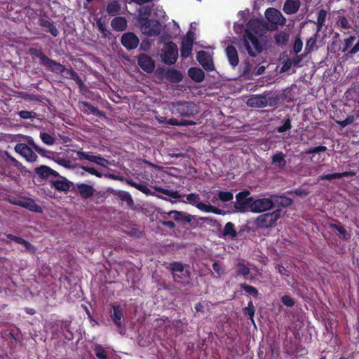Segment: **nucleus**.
Wrapping results in <instances>:
<instances>
[{
	"label": "nucleus",
	"instance_id": "nucleus-21",
	"mask_svg": "<svg viewBox=\"0 0 359 359\" xmlns=\"http://www.w3.org/2000/svg\"><path fill=\"white\" fill-rule=\"evenodd\" d=\"M52 186L59 191H76L75 184L65 178L52 181Z\"/></svg>",
	"mask_w": 359,
	"mask_h": 359
},
{
	"label": "nucleus",
	"instance_id": "nucleus-16",
	"mask_svg": "<svg viewBox=\"0 0 359 359\" xmlns=\"http://www.w3.org/2000/svg\"><path fill=\"white\" fill-rule=\"evenodd\" d=\"M137 64L142 70L147 73H151L155 69L154 60L145 53L139 55Z\"/></svg>",
	"mask_w": 359,
	"mask_h": 359
},
{
	"label": "nucleus",
	"instance_id": "nucleus-48",
	"mask_svg": "<svg viewBox=\"0 0 359 359\" xmlns=\"http://www.w3.org/2000/svg\"><path fill=\"white\" fill-rule=\"evenodd\" d=\"M217 198L222 202H229L233 198V195L231 191H219L217 193Z\"/></svg>",
	"mask_w": 359,
	"mask_h": 359
},
{
	"label": "nucleus",
	"instance_id": "nucleus-17",
	"mask_svg": "<svg viewBox=\"0 0 359 359\" xmlns=\"http://www.w3.org/2000/svg\"><path fill=\"white\" fill-rule=\"evenodd\" d=\"M110 318L114 324L120 329L123 327V311L120 305H113L112 311L110 312Z\"/></svg>",
	"mask_w": 359,
	"mask_h": 359
},
{
	"label": "nucleus",
	"instance_id": "nucleus-36",
	"mask_svg": "<svg viewBox=\"0 0 359 359\" xmlns=\"http://www.w3.org/2000/svg\"><path fill=\"white\" fill-rule=\"evenodd\" d=\"M266 98L260 95L251 97L248 101V104L251 107H262L266 106Z\"/></svg>",
	"mask_w": 359,
	"mask_h": 359
},
{
	"label": "nucleus",
	"instance_id": "nucleus-9",
	"mask_svg": "<svg viewBox=\"0 0 359 359\" xmlns=\"http://www.w3.org/2000/svg\"><path fill=\"white\" fill-rule=\"evenodd\" d=\"M250 192L248 190H244L236 195V201L234 208L238 212H246L250 211V204L252 202V198L248 197Z\"/></svg>",
	"mask_w": 359,
	"mask_h": 359
},
{
	"label": "nucleus",
	"instance_id": "nucleus-44",
	"mask_svg": "<svg viewBox=\"0 0 359 359\" xmlns=\"http://www.w3.org/2000/svg\"><path fill=\"white\" fill-rule=\"evenodd\" d=\"M236 267H237L236 273L238 276H243L244 277H246L250 273V268L242 262H238L236 264Z\"/></svg>",
	"mask_w": 359,
	"mask_h": 359
},
{
	"label": "nucleus",
	"instance_id": "nucleus-32",
	"mask_svg": "<svg viewBox=\"0 0 359 359\" xmlns=\"http://www.w3.org/2000/svg\"><path fill=\"white\" fill-rule=\"evenodd\" d=\"M35 172L39 176L43 178H46L49 176L56 177L58 175V173L55 170L51 169L50 168L46 165H41L39 167H37L35 169Z\"/></svg>",
	"mask_w": 359,
	"mask_h": 359
},
{
	"label": "nucleus",
	"instance_id": "nucleus-59",
	"mask_svg": "<svg viewBox=\"0 0 359 359\" xmlns=\"http://www.w3.org/2000/svg\"><path fill=\"white\" fill-rule=\"evenodd\" d=\"M243 312L245 316H248L251 321L255 323L254 316L255 313V309L244 307L243 309Z\"/></svg>",
	"mask_w": 359,
	"mask_h": 359
},
{
	"label": "nucleus",
	"instance_id": "nucleus-33",
	"mask_svg": "<svg viewBox=\"0 0 359 359\" xmlns=\"http://www.w3.org/2000/svg\"><path fill=\"white\" fill-rule=\"evenodd\" d=\"M115 195L123 202H126L128 207L134 205V201L130 193L126 191H117Z\"/></svg>",
	"mask_w": 359,
	"mask_h": 359
},
{
	"label": "nucleus",
	"instance_id": "nucleus-50",
	"mask_svg": "<svg viewBox=\"0 0 359 359\" xmlns=\"http://www.w3.org/2000/svg\"><path fill=\"white\" fill-rule=\"evenodd\" d=\"M277 198L278 199L276 200V202L284 208L290 206L293 203V200L292 198L286 196H280Z\"/></svg>",
	"mask_w": 359,
	"mask_h": 359
},
{
	"label": "nucleus",
	"instance_id": "nucleus-13",
	"mask_svg": "<svg viewBox=\"0 0 359 359\" xmlns=\"http://www.w3.org/2000/svg\"><path fill=\"white\" fill-rule=\"evenodd\" d=\"M15 151L23 156L29 162H34L37 158V155L33 151L32 149L27 144L18 143L14 148Z\"/></svg>",
	"mask_w": 359,
	"mask_h": 359
},
{
	"label": "nucleus",
	"instance_id": "nucleus-46",
	"mask_svg": "<svg viewBox=\"0 0 359 359\" xmlns=\"http://www.w3.org/2000/svg\"><path fill=\"white\" fill-rule=\"evenodd\" d=\"M240 287L244 290L248 294L250 295L257 297L259 294V292L257 289L253 286L248 285L246 283H241L239 285Z\"/></svg>",
	"mask_w": 359,
	"mask_h": 359
},
{
	"label": "nucleus",
	"instance_id": "nucleus-64",
	"mask_svg": "<svg viewBox=\"0 0 359 359\" xmlns=\"http://www.w3.org/2000/svg\"><path fill=\"white\" fill-rule=\"evenodd\" d=\"M292 60L290 58H287V60L283 61V65L280 69L281 72H285L290 69V68L292 66Z\"/></svg>",
	"mask_w": 359,
	"mask_h": 359
},
{
	"label": "nucleus",
	"instance_id": "nucleus-40",
	"mask_svg": "<svg viewBox=\"0 0 359 359\" xmlns=\"http://www.w3.org/2000/svg\"><path fill=\"white\" fill-rule=\"evenodd\" d=\"M336 24L341 29H348L351 25L344 15H339L336 18Z\"/></svg>",
	"mask_w": 359,
	"mask_h": 359
},
{
	"label": "nucleus",
	"instance_id": "nucleus-55",
	"mask_svg": "<svg viewBox=\"0 0 359 359\" xmlns=\"http://www.w3.org/2000/svg\"><path fill=\"white\" fill-rule=\"evenodd\" d=\"M327 150V147L325 146H318L313 148H311L307 149L305 153L309 155L315 154L319 152H324Z\"/></svg>",
	"mask_w": 359,
	"mask_h": 359
},
{
	"label": "nucleus",
	"instance_id": "nucleus-15",
	"mask_svg": "<svg viewBox=\"0 0 359 359\" xmlns=\"http://www.w3.org/2000/svg\"><path fill=\"white\" fill-rule=\"evenodd\" d=\"M266 20L272 24L283 25L285 23V18L282 13L274 8H269L265 11Z\"/></svg>",
	"mask_w": 359,
	"mask_h": 359
},
{
	"label": "nucleus",
	"instance_id": "nucleus-49",
	"mask_svg": "<svg viewBox=\"0 0 359 359\" xmlns=\"http://www.w3.org/2000/svg\"><path fill=\"white\" fill-rule=\"evenodd\" d=\"M292 128L291 119L289 116L284 119L283 125L277 127L276 130L279 133H283Z\"/></svg>",
	"mask_w": 359,
	"mask_h": 359
},
{
	"label": "nucleus",
	"instance_id": "nucleus-22",
	"mask_svg": "<svg viewBox=\"0 0 359 359\" xmlns=\"http://www.w3.org/2000/svg\"><path fill=\"white\" fill-rule=\"evenodd\" d=\"M225 53L229 65L234 69L239 63L238 54L236 48L233 46L229 45L225 48Z\"/></svg>",
	"mask_w": 359,
	"mask_h": 359
},
{
	"label": "nucleus",
	"instance_id": "nucleus-31",
	"mask_svg": "<svg viewBox=\"0 0 359 359\" xmlns=\"http://www.w3.org/2000/svg\"><path fill=\"white\" fill-rule=\"evenodd\" d=\"M121 6L118 1H112L106 6V12L109 16H116L121 13Z\"/></svg>",
	"mask_w": 359,
	"mask_h": 359
},
{
	"label": "nucleus",
	"instance_id": "nucleus-54",
	"mask_svg": "<svg viewBox=\"0 0 359 359\" xmlns=\"http://www.w3.org/2000/svg\"><path fill=\"white\" fill-rule=\"evenodd\" d=\"M80 168L83 170L84 171L87 172L88 173L95 175L97 177H101L102 176V174L99 172L97 170L93 167H87L84 165L80 166Z\"/></svg>",
	"mask_w": 359,
	"mask_h": 359
},
{
	"label": "nucleus",
	"instance_id": "nucleus-8",
	"mask_svg": "<svg viewBox=\"0 0 359 359\" xmlns=\"http://www.w3.org/2000/svg\"><path fill=\"white\" fill-rule=\"evenodd\" d=\"M161 57L162 61L168 65L175 64L178 58L177 45L172 41L166 43L162 50Z\"/></svg>",
	"mask_w": 359,
	"mask_h": 359
},
{
	"label": "nucleus",
	"instance_id": "nucleus-38",
	"mask_svg": "<svg viewBox=\"0 0 359 359\" xmlns=\"http://www.w3.org/2000/svg\"><path fill=\"white\" fill-rule=\"evenodd\" d=\"M327 13L325 9H320L318 11V17H317V32H319L323 29V26H325V23L326 21Z\"/></svg>",
	"mask_w": 359,
	"mask_h": 359
},
{
	"label": "nucleus",
	"instance_id": "nucleus-60",
	"mask_svg": "<svg viewBox=\"0 0 359 359\" xmlns=\"http://www.w3.org/2000/svg\"><path fill=\"white\" fill-rule=\"evenodd\" d=\"M282 303L289 307H292L294 305V300L289 295H284L281 298Z\"/></svg>",
	"mask_w": 359,
	"mask_h": 359
},
{
	"label": "nucleus",
	"instance_id": "nucleus-6",
	"mask_svg": "<svg viewBox=\"0 0 359 359\" xmlns=\"http://www.w3.org/2000/svg\"><path fill=\"white\" fill-rule=\"evenodd\" d=\"M188 203L192 205H195L198 210L205 212H212L217 215H222V210L212 205H207L204 203L199 202L200 196L196 193H191L187 196Z\"/></svg>",
	"mask_w": 359,
	"mask_h": 359
},
{
	"label": "nucleus",
	"instance_id": "nucleus-47",
	"mask_svg": "<svg viewBox=\"0 0 359 359\" xmlns=\"http://www.w3.org/2000/svg\"><path fill=\"white\" fill-rule=\"evenodd\" d=\"M76 159L79 160H88L90 162H93V158L95 157V155H93L92 152H85L83 151H76Z\"/></svg>",
	"mask_w": 359,
	"mask_h": 359
},
{
	"label": "nucleus",
	"instance_id": "nucleus-62",
	"mask_svg": "<svg viewBox=\"0 0 359 359\" xmlns=\"http://www.w3.org/2000/svg\"><path fill=\"white\" fill-rule=\"evenodd\" d=\"M334 179H339V172H334L332 174H323L319 176L318 180H332Z\"/></svg>",
	"mask_w": 359,
	"mask_h": 359
},
{
	"label": "nucleus",
	"instance_id": "nucleus-24",
	"mask_svg": "<svg viewBox=\"0 0 359 359\" xmlns=\"http://www.w3.org/2000/svg\"><path fill=\"white\" fill-rule=\"evenodd\" d=\"M111 27L115 32H123L127 29L128 22L124 17L115 16L111 21Z\"/></svg>",
	"mask_w": 359,
	"mask_h": 359
},
{
	"label": "nucleus",
	"instance_id": "nucleus-51",
	"mask_svg": "<svg viewBox=\"0 0 359 359\" xmlns=\"http://www.w3.org/2000/svg\"><path fill=\"white\" fill-rule=\"evenodd\" d=\"M97 26L99 32L103 35L104 37H109L111 33L106 28L104 23L102 22L100 20L97 21Z\"/></svg>",
	"mask_w": 359,
	"mask_h": 359
},
{
	"label": "nucleus",
	"instance_id": "nucleus-4",
	"mask_svg": "<svg viewBox=\"0 0 359 359\" xmlns=\"http://www.w3.org/2000/svg\"><path fill=\"white\" fill-rule=\"evenodd\" d=\"M199 112L198 107L193 102L178 101L172 104V113L181 116L191 117Z\"/></svg>",
	"mask_w": 359,
	"mask_h": 359
},
{
	"label": "nucleus",
	"instance_id": "nucleus-7",
	"mask_svg": "<svg viewBox=\"0 0 359 359\" xmlns=\"http://www.w3.org/2000/svg\"><path fill=\"white\" fill-rule=\"evenodd\" d=\"M170 270L173 280L183 284L189 278V272L185 269L184 265L181 262H173L170 264Z\"/></svg>",
	"mask_w": 359,
	"mask_h": 359
},
{
	"label": "nucleus",
	"instance_id": "nucleus-26",
	"mask_svg": "<svg viewBox=\"0 0 359 359\" xmlns=\"http://www.w3.org/2000/svg\"><path fill=\"white\" fill-rule=\"evenodd\" d=\"M299 0H286L283 5V11L287 15L296 13L300 7Z\"/></svg>",
	"mask_w": 359,
	"mask_h": 359
},
{
	"label": "nucleus",
	"instance_id": "nucleus-11",
	"mask_svg": "<svg viewBox=\"0 0 359 359\" xmlns=\"http://www.w3.org/2000/svg\"><path fill=\"white\" fill-rule=\"evenodd\" d=\"M274 207V203L271 198H258L250 204V211L254 213L263 212L272 209Z\"/></svg>",
	"mask_w": 359,
	"mask_h": 359
},
{
	"label": "nucleus",
	"instance_id": "nucleus-63",
	"mask_svg": "<svg viewBox=\"0 0 359 359\" xmlns=\"http://www.w3.org/2000/svg\"><path fill=\"white\" fill-rule=\"evenodd\" d=\"M152 9L150 6H143L140 9V15L143 18H149L151 14Z\"/></svg>",
	"mask_w": 359,
	"mask_h": 359
},
{
	"label": "nucleus",
	"instance_id": "nucleus-53",
	"mask_svg": "<svg viewBox=\"0 0 359 359\" xmlns=\"http://www.w3.org/2000/svg\"><path fill=\"white\" fill-rule=\"evenodd\" d=\"M0 157L4 161H10L13 165H17L18 161L13 157L7 151H0Z\"/></svg>",
	"mask_w": 359,
	"mask_h": 359
},
{
	"label": "nucleus",
	"instance_id": "nucleus-5",
	"mask_svg": "<svg viewBox=\"0 0 359 359\" xmlns=\"http://www.w3.org/2000/svg\"><path fill=\"white\" fill-rule=\"evenodd\" d=\"M168 217H172L173 220L183 226H185L187 224H189L191 228H195L197 226V223L194 224L193 222V220L196 219V216L191 215L186 212L170 210L162 215L163 219H167Z\"/></svg>",
	"mask_w": 359,
	"mask_h": 359
},
{
	"label": "nucleus",
	"instance_id": "nucleus-28",
	"mask_svg": "<svg viewBox=\"0 0 359 359\" xmlns=\"http://www.w3.org/2000/svg\"><path fill=\"white\" fill-rule=\"evenodd\" d=\"M189 76L195 82L201 83L205 79L204 72L198 67H191L188 70Z\"/></svg>",
	"mask_w": 359,
	"mask_h": 359
},
{
	"label": "nucleus",
	"instance_id": "nucleus-3",
	"mask_svg": "<svg viewBox=\"0 0 359 359\" xmlns=\"http://www.w3.org/2000/svg\"><path fill=\"white\" fill-rule=\"evenodd\" d=\"M281 212L280 209H277L271 212L259 215L255 221L257 228L266 229L275 226L281 216Z\"/></svg>",
	"mask_w": 359,
	"mask_h": 359
},
{
	"label": "nucleus",
	"instance_id": "nucleus-1",
	"mask_svg": "<svg viewBox=\"0 0 359 359\" xmlns=\"http://www.w3.org/2000/svg\"><path fill=\"white\" fill-rule=\"evenodd\" d=\"M29 53L33 58H38L40 64L46 67L47 69L56 74H60L65 79H73L77 74L72 67L66 68L65 65L49 58L43 53L41 46L30 47L29 48Z\"/></svg>",
	"mask_w": 359,
	"mask_h": 359
},
{
	"label": "nucleus",
	"instance_id": "nucleus-14",
	"mask_svg": "<svg viewBox=\"0 0 359 359\" xmlns=\"http://www.w3.org/2000/svg\"><path fill=\"white\" fill-rule=\"evenodd\" d=\"M196 59L207 72H211L215 69L212 58L209 53L205 50H200L197 53Z\"/></svg>",
	"mask_w": 359,
	"mask_h": 359
},
{
	"label": "nucleus",
	"instance_id": "nucleus-35",
	"mask_svg": "<svg viewBox=\"0 0 359 359\" xmlns=\"http://www.w3.org/2000/svg\"><path fill=\"white\" fill-rule=\"evenodd\" d=\"M238 233L236 230L235 229V225L233 223L229 222H227L222 231V236L226 237L230 236L233 238L237 236Z\"/></svg>",
	"mask_w": 359,
	"mask_h": 359
},
{
	"label": "nucleus",
	"instance_id": "nucleus-18",
	"mask_svg": "<svg viewBox=\"0 0 359 359\" xmlns=\"http://www.w3.org/2000/svg\"><path fill=\"white\" fill-rule=\"evenodd\" d=\"M8 239L15 241L17 243L22 245L25 250V252H29L31 254H35L36 248L34 245L31 244L29 241H26L22 237L13 235L11 233H4Z\"/></svg>",
	"mask_w": 359,
	"mask_h": 359
},
{
	"label": "nucleus",
	"instance_id": "nucleus-10",
	"mask_svg": "<svg viewBox=\"0 0 359 359\" xmlns=\"http://www.w3.org/2000/svg\"><path fill=\"white\" fill-rule=\"evenodd\" d=\"M142 29L144 33L149 36H157L161 32V24L158 20H152L149 18H140Z\"/></svg>",
	"mask_w": 359,
	"mask_h": 359
},
{
	"label": "nucleus",
	"instance_id": "nucleus-43",
	"mask_svg": "<svg viewBox=\"0 0 359 359\" xmlns=\"http://www.w3.org/2000/svg\"><path fill=\"white\" fill-rule=\"evenodd\" d=\"M40 138L41 141L46 145H53L55 143V138L46 132L40 133Z\"/></svg>",
	"mask_w": 359,
	"mask_h": 359
},
{
	"label": "nucleus",
	"instance_id": "nucleus-61",
	"mask_svg": "<svg viewBox=\"0 0 359 359\" xmlns=\"http://www.w3.org/2000/svg\"><path fill=\"white\" fill-rule=\"evenodd\" d=\"M303 47V42L300 38H297L294 41L293 46V51L294 53L298 54L301 52Z\"/></svg>",
	"mask_w": 359,
	"mask_h": 359
},
{
	"label": "nucleus",
	"instance_id": "nucleus-56",
	"mask_svg": "<svg viewBox=\"0 0 359 359\" xmlns=\"http://www.w3.org/2000/svg\"><path fill=\"white\" fill-rule=\"evenodd\" d=\"M355 39V36H350L348 38H346L344 41V48L342 50V52H346L348 50L349 48L353 45V41Z\"/></svg>",
	"mask_w": 359,
	"mask_h": 359
},
{
	"label": "nucleus",
	"instance_id": "nucleus-12",
	"mask_svg": "<svg viewBox=\"0 0 359 359\" xmlns=\"http://www.w3.org/2000/svg\"><path fill=\"white\" fill-rule=\"evenodd\" d=\"M121 43L122 46L128 50L135 49L139 43L140 39L133 32L124 33L121 38Z\"/></svg>",
	"mask_w": 359,
	"mask_h": 359
},
{
	"label": "nucleus",
	"instance_id": "nucleus-58",
	"mask_svg": "<svg viewBox=\"0 0 359 359\" xmlns=\"http://www.w3.org/2000/svg\"><path fill=\"white\" fill-rule=\"evenodd\" d=\"M316 39L315 37H311L309 39H307L305 47V50L307 51V53H310L311 51L313 50V48L316 46Z\"/></svg>",
	"mask_w": 359,
	"mask_h": 359
},
{
	"label": "nucleus",
	"instance_id": "nucleus-25",
	"mask_svg": "<svg viewBox=\"0 0 359 359\" xmlns=\"http://www.w3.org/2000/svg\"><path fill=\"white\" fill-rule=\"evenodd\" d=\"M126 182L128 185L131 186L132 187L135 188L136 189L142 192L143 194H146L147 196H156V197H158L159 198L165 199V198H163V197L160 196L159 195H156L145 184L137 183L131 179H126Z\"/></svg>",
	"mask_w": 359,
	"mask_h": 359
},
{
	"label": "nucleus",
	"instance_id": "nucleus-45",
	"mask_svg": "<svg viewBox=\"0 0 359 359\" xmlns=\"http://www.w3.org/2000/svg\"><path fill=\"white\" fill-rule=\"evenodd\" d=\"M94 352L96 357L99 359H107L108 356L104 347L100 344H95Z\"/></svg>",
	"mask_w": 359,
	"mask_h": 359
},
{
	"label": "nucleus",
	"instance_id": "nucleus-29",
	"mask_svg": "<svg viewBox=\"0 0 359 359\" xmlns=\"http://www.w3.org/2000/svg\"><path fill=\"white\" fill-rule=\"evenodd\" d=\"M285 157V156L282 151H277L271 157L272 163L275 164L278 168L283 169L287 165Z\"/></svg>",
	"mask_w": 359,
	"mask_h": 359
},
{
	"label": "nucleus",
	"instance_id": "nucleus-19",
	"mask_svg": "<svg viewBox=\"0 0 359 359\" xmlns=\"http://www.w3.org/2000/svg\"><path fill=\"white\" fill-rule=\"evenodd\" d=\"M13 203L27 208L34 212L41 213L43 212L42 208L30 198H25L22 200L18 201V202H14Z\"/></svg>",
	"mask_w": 359,
	"mask_h": 359
},
{
	"label": "nucleus",
	"instance_id": "nucleus-37",
	"mask_svg": "<svg viewBox=\"0 0 359 359\" xmlns=\"http://www.w3.org/2000/svg\"><path fill=\"white\" fill-rule=\"evenodd\" d=\"M79 104L82 105L84 107H86L90 113L98 117H102L105 116V113L104 111L100 110L97 107H94L88 102L79 101Z\"/></svg>",
	"mask_w": 359,
	"mask_h": 359
},
{
	"label": "nucleus",
	"instance_id": "nucleus-41",
	"mask_svg": "<svg viewBox=\"0 0 359 359\" xmlns=\"http://www.w3.org/2000/svg\"><path fill=\"white\" fill-rule=\"evenodd\" d=\"M274 40L277 45H285L289 40V34L285 32H280L274 36Z\"/></svg>",
	"mask_w": 359,
	"mask_h": 359
},
{
	"label": "nucleus",
	"instance_id": "nucleus-52",
	"mask_svg": "<svg viewBox=\"0 0 359 359\" xmlns=\"http://www.w3.org/2000/svg\"><path fill=\"white\" fill-rule=\"evenodd\" d=\"M355 117L353 115H348L346 119L343 121H336V123L341 128H345L354 122Z\"/></svg>",
	"mask_w": 359,
	"mask_h": 359
},
{
	"label": "nucleus",
	"instance_id": "nucleus-39",
	"mask_svg": "<svg viewBox=\"0 0 359 359\" xmlns=\"http://www.w3.org/2000/svg\"><path fill=\"white\" fill-rule=\"evenodd\" d=\"M330 227L332 229L336 230L340 238H343L344 240H348L351 238V235L348 233V231L346 230V229L342 226L341 225L336 224H330Z\"/></svg>",
	"mask_w": 359,
	"mask_h": 359
},
{
	"label": "nucleus",
	"instance_id": "nucleus-23",
	"mask_svg": "<svg viewBox=\"0 0 359 359\" xmlns=\"http://www.w3.org/2000/svg\"><path fill=\"white\" fill-rule=\"evenodd\" d=\"M39 25L45 28L46 32H50V34L53 37H57L59 35V31L57 27L54 25L53 21L50 19H46L43 18H40L39 19Z\"/></svg>",
	"mask_w": 359,
	"mask_h": 359
},
{
	"label": "nucleus",
	"instance_id": "nucleus-34",
	"mask_svg": "<svg viewBox=\"0 0 359 359\" xmlns=\"http://www.w3.org/2000/svg\"><path fill=\"white\" fill-rule=\"evenodd\" d=\"M153 188L155 191L168 196L174 199H179L181 198V194L177 190L167 189L158 186H154Z\"/></svg>",
	"mask_w": 359,
	"mask_h": 359
},
{
	"label": "nucleus",
	"instance_id": "nucleus-2",
	"mask_svg": "<svg viewBox=\"0 0 359 359\" xmlns=\"http://www.w3.org/2000/svg\"><path fill=\"white\" fill-rule=\"evenodd\" d=\"M257 21L250 20L247 23V28L245 30L243 37L237 43L241 51L245 50L251 57H256L263 50V47L257 37L254 34L257 33L256 27Z\"/></svg>",
	"mask_w": 359,
	"mask_h": 359
},
{
	"label": "nucleus",
	"instance_id": "nucleus-20",
	"mask_svg": "<svg viewBox=\"0 0 359 359\" xmlns=\"http://www.w3.org/2000/svg\"><path fill=\"white\" fill-rule=\"evenodd\" d=\"M76 191L83 199H88L91 198L95 189L92 185L85 183H80L75 184Z\"/></svg>",
	"mask_w": 359,
	"mask_h": 359
},
{
	"label": "nucleus",
	"instance_id": "nucleus-57",
	"mask_svg": "<svg viewBox=\"0 0 359 359\" xmlns=\"http://www.w3.org/2000/svg\"><path fill=\"white\" fill-rule=\"evenodd\" d=\"M20 117L22 119H30L35 116L36 113L33 111H29L27 110H22L18 112Z\"/></svg>",
	"mask_w": 359,
	"mask_h": 359
},
{
	"label": "nucleus",
	"instance_id": "nucleus-42",
	"mask_svg": "<svg viewBox=\"0 0 359 359\" xmlns=\"http://www.w3.org/2000/svg\"><path fill=\"white\" fill-rule=\"evenodd\" d=\"M169 125L176 126H194L196 123L193 121H187V120H182L180 121H177L175 118H170L167 122Z\"/></svg>",
	"mask_w": 359,
	"mask_h": 359
},
{
	"label": "nucleus",
	"instance_id": "nucleus-27",
	"mask_svg": "<svg viewBox=\"0 0 359 359\" xmlns=\"http://www.w3.org/2000/svg\"><path fill=\"white\" fill-rule=\"evenodd\" d=\"M165 79L170 83H179L183 79V74L177 69H169L165 73Z\"/></svg>",
	"mask_w": 359,
	"mask_h": 359
},
{
	"label": "nucleus",
	"instance_id": "nucleus-30",
	"mask_svg": "<svg viewBox=\"0 0 359 359\" xmlns=\"http://www.w3.org/2000/svg\"><path fill=\"white\" fill-rule=\"evenodd\" d=\"M193 48V40H183L181 44V57L187 58L191 55Z\"/></svg>",
	"mask_w": 359,
	"mask_h": 359
}]
</instances>
